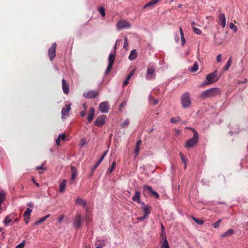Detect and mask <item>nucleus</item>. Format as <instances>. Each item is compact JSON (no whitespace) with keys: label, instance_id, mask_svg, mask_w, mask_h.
<instances>
[{"label":"nucleus","instance_id":"obj_1","mask_svg":"<svg viewBox=\"0 0 248 248\" xmlns=\"http://www.w3.org/2000/svg\"><path fill=\"white\" fill-rule=\"evenodd\" d=\"M221 91L219 88H211L202 92L200 95V97L201 98H209L219 95Z\"/></svg>","mask_w":248,"mask_h":248},{"label":"nucleus","instance_id":"obj_2","mask_svg":"<svg viewBox=\"0 0 248 248\" xmlns=\"http://www.w3.org/2000/svg\"><path fill=\"white\" fill-rule=\"evenodd\" d=\"M192 131L193 133V137L187 140L185 144L187 148L193 147L198 143L199 140V136L197 131L195 129H192Z\"/></svg>","mask_w":248,"mask_h":248},{"label":"nucleus","instance_id":"obj_3","mask_svg":"<svg viewBox=\"0 0 248 248\" xmlns=\"http://www.w3.org/2000/svg\"><path fill=\"white\" fill-rule=\"evenodd\" d=\"M219 78V77L217 76V70L214 72L208 74L206 77V81L202 84V86L209 85L211 83L216 82Z\"/></svg>","mask_w":248,"mask_h":248},{"label":"nucleus","instance_id":"obj_4","mask_svg":"<svg viewBox=\"0 0 248 248\" xmlns=\"http://www.w3.org/2000/svg\"><path fill=\"white\" fill-rule=\"evenodd\" d=\"M117 42L118 40L116 41L114 47V51H112L109 54L108 58V63L105 71V74H107L108 73H109L112 69V67L115 58V49L116 48Z\"/></svg>","mask_w":248,"mask_h":248},{"label":"nucleus","instance_id":"obj_5","mask_svg":"<svg viewBox=\"0 0 248 248\" xmlns=\"http://www.w3.org/2000/svg\"><path fill=\"white\" fill-rule=\"evenodd\" d=\"M181 102L183 108H186L190 106L191 101L188 92H186L182 95Z\"/></svg>","mask_w":248,"mask_h":248},{"label":"nucleus","instance_id":"obj_6","mask_svg":"<svg viewBox=\"0 0 248 248\" xmlns=\"http://www.w3.org/2000/svg\"><path fill=\"white\" fill-rule=\"evenodd\" d=\"M155 77V68L153 67H148L145 78L150 80L154 79Z\"/></svg>","mask_w":248,"mask_h":248},{"label":"nucleus","instance_id":"obj_7","mask_svg":"<svg viewBox=\"0 0 248 248\" xmlns=\"http://www.w3.org/2000/svg\"><path fill=\"white\" fill-rule=\"evenodd\" d=\"M57 45L56 43L53 44L52 46L49 48L48 50V55L49 60L52 61L54 58L56 57V47Z\"/></svg>","mask_w":248,"mask_h":248},{"label":"nucleus","instance_id":"obj_8","mask_svg":"<svg viewBox=\"0 0 248 248\" xmlns=\"http://www.w3.org/2000/svg\"><path fill=\"white\" fill-rule=\"evenodd\" d=\"M116 26L118 30H121L124 28H129L130 27V24L128 22L125 20H121L118 21Z\"/></svg>","mask_w":248,"mask_h":248},{"label":"nucleus","instance_id":"obj_9","mask_svg":"<svg viewBox=\"0 0 248 248\" xmlns=\"http://www.w3.org/2000/svg\"><path fill=\"white\" fill-rule=\"evenodd\" d=\"M99 109L102 113H108L109 109L108 103L107 101L102 102L99 106Z\"/></svg>","mask_w":248,"mask_h":248},{"label":"nucleus","instance_id":"obj_10","mask_svg":"<svg viewBox=\"0 0 248 248\" xmlns=\"http://www.w3.org/2000/svg\"><path fill=\"white\" fill-rule=\"evenodd\" d=\"M107 117L105 115H102L100 116L97 118L94 122V124L97 126H102L105 123Z\"/></svg>","mask_w":248,"mask_h":248},{"label":"nucleus","instance_id":"obj_11","mask_svg":"<svg viewBox=\"0 0 248 248\" xmlns=\"http://www.w3.org/2000/svg\"><path fill=\"white\" fill-rule=\"evenodd\" d=\"M73 226L76 229H78L81 227V217L80 215H77L73 222Z\"/></svg>","mask_w":248,"mask_h":248},{"label":"nucleus","instance_id":"obj_12","mask_svg":"<svg viewBox=\"0 0 248 248\" xmlns=\"http://www.w3.org/2000/svg\"><path fill=\"white\" fill-rule=\"evenodd\" d=\"M143 192H146L147 190L150 192V193L154 196L155 198L158 199L159 197V194L155 190H154L152 187L148 185H144L143 186Z\"/></svg>","mask_w":248,"mask_h":248},{"label":"nucleus","instance_id":"obj_13","mask_svg":"<svg viewBox=\"0 0 248 248\" xmlns=\"http://www.w3.org/2000/svg\"><path fill=\"white\" fill-rule=\"evenodd\" d=\"M98 94L97 91L95 90H90L83 94L84 97L87 98H93L96 97Z\"/></svg>","mask_w":248,"mask_h":248},{"label":"nucleus","instance_id":"obj_14","mask_svg":"<svg viewBox=\"0 0 248 248\" xmlns=\"http://www.w3.org/2000/svg\"><path fill=\"white\" fill-rule=\"evenodd\" d=\"M140 193L139 191L135 192V195L132 197V199L133 201H137V202L141 205L144 204V202H142L140 199Z\"/></svg>","mask_w":248,"mask_h":248},{"label":"nucleus","instance_id":"obj_15","mask_svg":"<svg viewBox=\"0 0 248 248\" xmlns=\"http://www.w3.org/2000/svg\"><path fill=\"white\" fill-rule=\"evenodd\" d=\"M71 109V104H66L63 108V119L65 117L69 116V111Z\"/></svg>","mask_w":248,"mask_h":248},{"label":"nucleus","instance_id":"obj_16","mask_svg":"<svg viewBox=\"0 0 248 248\" xmlns=\"http://www.w3.org/2000/svg\"><path fill=\"white\" fill-rule=\"evenodd\" d=\"M75 204L78 205L82 206L84 208H86L87 202L81 198H78L75 201Z\"/></svg>","mask_w":248,"mask_h":248},{"label":"nucleus","instance_id":"obj_17","mask_svg":"<svg viewBox=\"0 0 248 248\" xmlns=\"http://www.w3.org/2000/svg\"><path fill=\"white\" fill-rule=\"evenodd\" d=\"M142 205V209L144 212V215L146 216L147 217L149 218V215L151 212V207L149 205H145L144 204Z\"/></svg>","mask_w":248,"mask_h":248},{"label":"nucleus","instance_id":"obj_18","mask_svg":"<svg viewBox=\"0 0 248 248\" xmlns=\"http://www.w3.org/2000/svg\"><path fill=\"white\" fill-rule=\"evenodd\" d=\"M219 20L221 26L223 28L226 26V17L224 14H221L219 16Z\"/></svg>","mask_w":248,"mask_h":248},{"label":"nucleus","instance_id":"obj_19","mask_svg":"<svg viewBox=\"0 0 248 248\" xmlns=\"http://www.w3.org/2000/svg\"><path fill=\"white\" fill-rule=\"evenodd\" d=\"M95 110L93 107L90 108L89 113L88 115L87 119L89 122H91L93 118Z\"/></svg>","mask_w":248,"mask_h":248},{"label":"nucleus","instance_id":"obj_20","mask_svg":"<svg viewBox=\"0 0 248 248\" xmlns=\"http://www.w3.org/2000/svg\"><path fill=\"white\" fill-rule=\"evenodd\" d=\"M71 181H74L77 176V171L76 169L73 166L71 167Z\"/></svg>","mask_w":248,"mask_h":248},{"label":"nucleus","instance_id":"obj_21","mask_svg":"<svg viewBox=\"0 0 248 248\" xmlns=\"http://www.w3.org/2000/svg\"><path fill=\"white\" fill-rule=\"evenodd\" d=\"M137 57V53L136 49H133L131 51L130 53L128 56V59L130 61H133L136 59Z\"/></svg>","mask_w":248,"mask_h":248},{"label":"nucleus","instance_id":"obj_22","mask_svg":"<svg viewBox=\"0 0 248 248\" xmlns=\"http://www.w3.org/2000/svg\"><path fill=\"white\" fill-rule=\"evenodd\" d=\"M95 248H103L105 245V241L103 240H96L95 242Z\"/></svg>","mask_w":248,"mask_h":248},{"label":"nucleus","instance_id":"obj_23","mask_svg":"<svg viewBox=\"0 0 248 248\" xmlns=\"http://www.w3.org/2000/svg\"><path fill=\"white\" fill-rule=\"evenodd\" d=\"M63 92L65 94H67L69 92V85L64 79H63Z\"/></svg>","mask_w":248,"mask_h":248},{"label":"nucleus","instance_id":"obj_24","mask_svg":"<svg viewBox=\"0 0 248 248\" xmlns=\"http://www.w3.org/2000/svg\"><path fill=\"white\" fill-rule=\"evenodd\" d=\"M159 1V0H151L149 2L144 5L143 8H146L147 7L153 6L156 4Z\"/></svg>","mask_w":248,"mask_h":248},{"label":"nucleus","instance_id":"obj_25","mask_svg":"<svg viewBox=\"0 0 248 248\" xmlns=\"http://www.w3.org/2000/svg\"><path fill=\"white\" fill-rule=\"evenodd\" d=\"M198 68H199L198 64L197 62H195L192 66L188 67V70L190 72H191L192 73H194V72H196L198 70Z\"/></svg>","mask_w":248,"mask_h":248},{"label":"nucleus","instance_id":"obj_26","mask_svg":"<svg viewBox=\"0 0 248 248\" xmlns=\"http://www.w3.org/2000/svg\"><path fill=\"white\" fill-rule=\"evenodd\" d=\"M234 233V231L233 229H229L222 234V237H225L232 235Z\"/></svg>","mask_w":248,"mask_h":248},{"label":"nucleus","instance_id":"obj_27","mask_svg":"<svg viewBox=\"0 0 248 248\" xmlns=\"http://www.w3.org/2000/svg\"><path fill=\"white\" fill-rule=\"evenodd\" d=\"M49 216H50V215L48 214V215L46 216L45 217H42L40 219L36 220L34 222V225H37L39 224L42 223L43 222H44L45 220H46V218H47Z\"/></svg>","mask_w":248,"mask_h":248},{"label":"nucleus","instance_id":"obj_28","mask_svg":"<svg viewBox=\"0 0 248 248\" xmlns=\"http://www.w3.org/2000/svg\"><path fill=\"white\" fill-rule=\"evenodd\" d=\"M181 121V119L179 116L172 117L170 119V122L171 123L176 124Z\"/></svg>","mask_w":248,"mask_h":248},{"label":"nucleus","instance_id":"obj_29","mask_svg":"<svg viewBox=\"0 0 248 248\" xmlns=\"http://www.w3.org/2000/svg\"><path fill=\"white\" fill-rule=\"evenodd\" d=\"M194 24H195V23L194 22H192V23H191V25H192V28H193V31L196 34L200 35L202 33L201 30L200 29H199V28H196V27H194Z\"/></svg>","mask_w":248,"mask_h":248},{"label":"nucleus","instance_id":"obj_30","mask_svg":"<svg viewBox=\"0 0 248 248\" xmlns=\"http://www.w3.org/2000/svg\"><path fill=\"white\" fill-rule=\"evenodd\" d=\"M161 248H170L166 237L164 238V240L161 244Z\"/></svg>","mask_w":248,"mask_h":248},{"label":"nucleus","instance_id":"obj_31","mask_svg":"<svg viewBox=\"0 0 248 248\" xmlns=\"http://www.w3.org/2000/svg\"><path fill=\"white\" fill-rule=\"evenodd\" d=\"M232 63V57H230L228 61V62H227L225 68H224V70L226 71L228 70L229 69V68H230V67L231 66Z\"/></svg>","mask_w":248,"mask_h":248},{"label":"nucleus","instance_id":"obj_32","mask_svg":"<svg viewBox=\"0 0 248 248\" xmlns=\"http://www.w3.org/2000/svg\"><path fill=\"white\" fill-rule=\"evenodd\" d=\"M180 156L182 161L185 164V168H186V167L187 159L186 158L185 155L182 153H180Z\"/></svg>","mask_w":248,"mask_h":248},{"label":"nucleus","instance_id":"obj_33","mask_svg":"<svg viewBox=\"0 0 248 248\" xmlns=\"http://www.w3.org/2000/svg\"><path fill=\"white\" fill-rule=\"evenodd\" d=\"M149 100L150 103L154 105H157L158 103V100L156 99H154L152 98L151 96L149 97Z\"/></svg>","mask_w":248,"mask_h":248},{"label":"nucleus","instance_id":"obj_34","mask_svg":"<svg viewBox=\"0 0 248 248\" xmlns=\"http://www.w3.org/2000/svg\"><path fill=\"white\" fill-rule=\"evenodd\" d=\"M32 211V209L28 208L27 210L24 213L23 216L30 217Z\"/></svg>","mask_w":248,"mask_h":248},{"label":"nucleus","instance_id":"obj_35","mask_svg":"<svg viewBox=\"0 0 248 248\" xmlns=\"http://www.w3.org/2000/svg\"><path fill=\"white\" fill-rule=\"evenodd\" d=\"M229 27L234 32H236L237 31V27L232 23H231L229 25Z\"/></svg>","mask_w":248,"mask_h":248},{"label":"nucleus","instance_id":"obj_36","mask_svg":"<svg viewBox=\"0 0 248 248\" xmlns=\"http://www.w3.org/2000/svg\"><path fill=\"white\" fill-rule=\"evenodd\" d=\"M61 140H62V134L60 133L56 140V143L57 145H60Z\"/></svg>","mask_w":248,"mask_h":248},{"label":"nucleus","instance_id":"obj_37","mask_svg":"<svg viewBox=\"0 0 248 248\" xmlns=\"http://www.w3.org/2000/svg\"><path fill=\"white\" fill-rule=\"evenodd\" d=\"M129 123H130L129 120L128 119H126L124 121V122L122 124L121 126L123 128H125L129 125Z\"/></svg>","mask_w":248,"mask_h":248},{"label":"nucleus","instance_id":"obj_38","mask_svg":"<svg viewBox=\"0 0 248 248\" xmlns=\"http://www.w3.org/2000/svg\"><path fill=\"white\" fill-rule=\"evenodd\" d=\"M98 11L103 17L105 16V9L103 7H99Z\"/></svg>","mask_w":248,"mask_h":248},{"label":"nucleus","instance_id":"obj_39","mask_svg":"<svg viewBox=\"0 0 248 248\" xmlns=\"http://www.w3.org/2000/svg\"><path fill=\"white\" fill-rule=\"evenodd\" d=\"M25 241L23 240L22 242L20 243L19 244L17 245L15 248H24L25 245Z\"/></svg>","mask_w":248,"mask_h":248},{"label":"nucleus","instance_id":"obj_40","mask_svg":"<svg viewBox=\"0 0 248 248\" xmlns=\"http://www.w3.org/2000/svg\"><path fill=\"white\" fill-rule=\"evenodd\" d=\"M11 220L9 218V217L8 216L6 217L5 218L3 222L4 223V225L5 226H7L8 225V223L11 222Z\"/></svg>","mask_w":248,"mask_h":248},{"label":"nucleus","instance_id":"obj_41","mask_svg":"<svg viewBox=\"0 0 248 248\" xmlns=\"http://www.w3.org/2000/svg\"><path fill=\"white\" fill-rule=\"evenodd\" d=\"M101 163V162L100 160H98L97 161L96 163L93 166L92 168L93 171L97 168V167Z\"/></svg>","mask_w":248,"mask_h":248},{"label":"nucleus","instance_id":"obj_42","mask_svg":"<svg viewBox=\"0 0 248 248\" xmlns=\"http://www.w3.org/2000/svg\"><path fill=\"white\" fill-rule=\"evenodd\" d=\"M193 220L199 225H202L203 222L202 220L198 219L194 217H192Z\"/></svg>","mask_w":248,"mask_h":248},{"label":"nucleus","instance_id":"obj_43","mask_svg":"<svg viewBox=\"0 0 248 248\" xmlns=\"http://www.w3.org/2000/svg\"><path fill=\"white\" fill-rule=\"evenodd\" d=\"M130 78H131V77H130V76H127L126 79H125V80L124 81V82L123 83V86L127 85L128 84Z\"/></svg>","mask_w":248,"mask_h":248},{"label":"nucleus","instance_id":"obj_44","mask_svg":"<svg viewBox=\"0 0 248 248\" xmlns=\"http://www.w3.org/2000/svg\"><path fill=\"white\" fill-rule=\"evenodd\" d=\"M181 35L182 45L184 46L186 43V41L184 37V34H182V35Z\"/></svg>","mask_w":248,"mask_h":248},{"label":"nucleus","instance_id":"obj_45","mask_svg":"<svg viewBox=\"0 0 248 248\" xmlns=\"http://www.w3.org/2000/svg\"><path fill=\"white\" fill-rule=\"evenodd\" d=\"M147 218H148L147 217L144 215H143L142 217H137V220L140 221H142L144 220V219H147Z\"/></svg>","mask_w":248,"mask_h":248},{"label":"nucleus","instance_id":"obj_46","mask_svg":"<svg viewBox=\"0 0 248 248\" xmlns=\"http://www.w3.org/2000/svg\"><path fill=\"white\" fill-rule=\"evenodd\" d=\"M108 153V151H106L100 157V158L98 159L99 160H100L101 162L103 160L105 156Z\"/></svg>","mask_w":248,"mask_h":248},{"label":"nucleus","instance_id":"obj_47","mask_svg":"<svg viewBox=\"0 0 248 248\" xmlns=\"http://www.w3.org/2000/svg\"><path fill=\"white\" fill-rule=\"evenodd\" d=\"M126 101H123L120 105L119 109L121 110L122 108L124 107L126 105Z\"/></svg>","mask_w":248,"mask_h":248},{"label":"nucleus","instance_id":"obj_48","mask_svg":"<svg viewBox=\"0 0 248 248\" xmlns=\"http://www.w3.org/2000/svg\"><path fill=\"white\" fill-rule=\"evenodd\" d=\"M114 170V168H112V167H110L109 168H108V170H107V174H110Z\"/></svg>","mask_w":248,"mask_h":248},{"label":"nucleus","instance_id":"obj_49","mask_svg":"<svg viewBox=\"0 0 248 248\" xmlns=\"http://www.w3.org/2000/svg\"><path fill=\"white\" fill-rule=\"evenodd\" d=\"M222 59V55L221 54H219L217 56V61L218 62H221Z\"/></svg>","mask_w":248,"mask_h":248},{"label":"nucleus","instance_id":"obj_50","mask_svg":"<svg viewBox=\"0 0 248 248\" xmlns=\"http://www.w3.org/2000/svg\"><path fill=\"white\" fill-rule=\"evenodd\" d=\"M128 46L127 38L125 37L124 40V47L126 48Z\"/></svg>","mask_w":248,"mask_h":248},{"label":"nucleus","instance_id":"obj_51","mask_svg":"<svg viewBox=\"0 0 248 248\" xmlns=\"http://www.w3.org/2000/svg\"><path fill=\"white\" fill-rule=\"evenodd\" d=\"M23 217H24V220H25L26 223L28 224L30 219V217H27V216H23Z\"/></svg>","mask_w":248,"mask_h":248},{"label":"nucleus","instance_id":"obj_52","mask_svg":"<svg viewBox=\"0 0 248 248\" xmlns=\"http://www.w3.org/2000/svg\"><path fill=\"white\" fill-rule=\"evenodd\" d=\"M43 165H44L43 164L41 166L36 167L35 168V169H36V170H46V169L44 168L43 167Z\"/></svg>","mask_w":248,"mask_h":248},{"label":"nucleus","instance_id":"obj_53","mask_svg":"<svg viewBox=\"0 0 248 248\" xmlns=\"http://www.w3.org/2000/svg\"><path fill=\"white\" fill-rule=\"evenodd\" d=\"M86 143V140L85 139H82L80 140V144L82 146H84Z\"/></svg>","mask_w":248,"mask_h":248},{"label":"nucleus","instance_id":"obj_54","mask_svg":"<svg viewBox=\"0 0 248 248\" xmlns=\"http://www.w3.org/2000/svg\"><path fill=\"white\" fill-rule=\"evenodd\" d=\"M139 152H140L139 147L138 146H136V147L135 148V154L138 155L139 153Z\"/></svg>","mask_w":248,"mask_h":248},{"label":"nucleus","instance_id":"obj_55","mask_svg":"<svg viewBox=\"0 0 248 248\" xmlns=\"http://www.w3.org/2000/svg\"><path fill=\"white\" fill-rule=\"evenodd\" d=\"M86 111L85 110H82L80 112V115L81 117H84L86 115Z\"/></svg>","mask_w":248,"mask_h":248},{"label":"nucleus","instance_id":"obj_56","mask_svg":"<svg viewBox=\"0 0 248 248\" xmlns=\"http://www.w3.org/2000/svg\"><path fill=\"white\" fill-rule=\"evenodd\" d=\"M135 72V70L134 69H133L128 74V76H130V77H132V76L133 75L134 73Z\"/></svg>","mask_w":248,"mask_h":248},{"label":"nucleus","instance_id":"obj_57","mask_svg":"<svg viewBox=\"0 0 248 248\" xmlns=\"http://www.w3.org/2000/svg\"><path fill=\"white\" fill-rule=\"evenodd\" d=\"M135 72V70L134 69H133L128 74V76H130V77H132V76L133 75L134 73Z\"/></svg>","mask_w":248,"mask_h":248},{"label":"nucleus","instance_id":"obj_58","mask_svg":"<svg viewBox=\"0 0 248 248\" xmlns=\"http://www.w3.org/2000/svg\"><path fill=\"white\" fill-rule=\"evenodd\" d=\"M219 225L218 224L217 222H215V223H213V227L215 228H217L219 227Z\"/></svg>","mask_w":248,"mask_h":248},{"label":"nucleus","instance_id":"obj_59","mask_svg":"<svg viewBox=\"0 0 248 248\" xmlns=\"http://www.w3.org/2000/svg\"><path fill=\"white\" fill-rule=\"evenodd\" d=\"M174 39H175V41L176 42H178L179 41V36L178 35H176L175 36V38H174Z\"/></svg>","mask_w":248,"mask_h":248},{"label":"nucleus","instance_id":"obj_60","mask_svg":"<svg viewBox=\"0 0 248 248\" xmlns=\"http://www.w3.org/2000/svg\"><path fill=\"white\" fill-rule=\"evenodd\" d=\"M59 189L60 192H62V182L60 183Z\"/></svg>","mask_w":248,"mask_h":248},{"label":"nucleus","instance_id":"obj_61","mask_svg":"<svg viewBox=\"0 0 248 248\" xmlns=\"http://www.w3.org/2000/svg\"><path fill=\"white\" fill-rule=\"evenodd\" d=\"M32 180L33 182L35 184V185H36L37 187H39V184L35 181L34 179V178H32Z\"/></svg>","mask_w":248,"mask_h":248},{"label":"nucleus","instance_id":"obj_62","mask_svg":"<svg viewBox=\"0 0 248 248\" xmlns=\"http://www.w3.org/2000/svg\"><path fill=\"white\" fill-rule=\"evenodd\" d=\"M82 107L84 108V110H86L87 108V106L86 103H84L82 105Z\"/></svg>","mask_w":248,"mask_h":248},{"label":"nucleus","instance_id":"obj_63","mask_svg":"<svg viewBox=\"0 0 248 248\" xmlns=\"http://www.w3.org/2000/svg\"><path fill=\"white\" fill-rule=\"evenodd\" d=\"M115 166H116V162H115V161H114L112 163L111 167H112V168H113L114 169Z\"/></svg>","mask_w":248,"mask_h":248},{"label":"nucleus","instance_id":"obj_64","mask_svg":"<svg viewBox=\"0 0 248 248\" xmlns=\"http://www.w3.org/2000/svg\"><path fill=\"white\" fill-rule=\"evenodd\" d=\"M62 137H63V141L68 140V139L66 138L65 134H63Z\"/></svg>","mask_w":248,"mask_h":248}]
</instances>
